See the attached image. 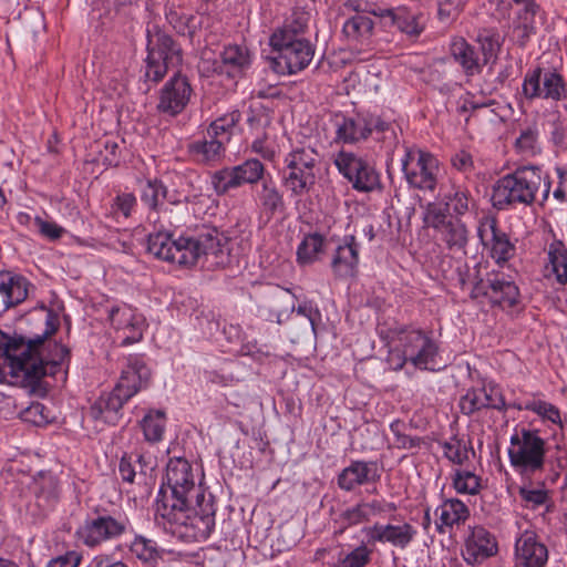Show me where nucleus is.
Returning <instances> with one entry per match:
<instances>
[{
  "instance_id": "1",
  "label": "nucleus",
  "mask_w": 567,
  "mask_h": 567,
  "mask_svg": "<svg viewBox=\"0 0 567 567\" xmlns=\"http://www.w3.org/2000/svg\"><path fill=\"white\" fill-rule=\"evenodd\" d=\"M196 478L187 460L168 461L155 499V522L173 535L200 542L214 530L216 506L214 496L206 494Z\"/></svg>"
},
{
  "instance_id": "2",
  "label": "nucleus",
  "mask_w": 567,
  "mask_h": 567,
  "mask_svg": "<svg viewBox=\"0 0 567 567\" xmlns=\"http://www.w3.org/2000/svg\"><path fill=\"white\" fill-rule=\"evenodd\" d=\"M45 329L34 338L10 337L0 330V355L8 363L9 373L24 385H34L44 375H54L70 360V350L51 342L49 337L59 327V318L48 310Z\"/></svg>"
},
{
  "instance_id": "3",
  "label": "nucleus",
  "mask_w": 567,
  "mask_h": 567,
  "mask_svg": "<svg viewBox=\"0 0 567 567\" xmlns=\"http://www.w3.org/2000/svg\"><path fill=\"white\" fill-rule=\"evenodd\" d=\"M147 250L157 259L184 267L195 266L202 259L209 266H221L228 259L226 237L212 227L177 238L171 231L158 229L148 235Z\"/></svg>"
},
{
  "instance_id": "4",
  "label": "nucleus",
  "mask_w": 567,
  "mask_h": 567,
  "mask_svg": "<svg viewBox=\"0 0 567 567\" xmlns=\"http://www.w3.org/2000/svg\"><path fill=\"white\" fill-rule=\"evenodd\" d=\"M386 362L393 371H400L406 363L420 370L436 371L440 348L430 333L408 326L390 328L386 336Z\"/></svg>"
},
{
  "instance_id": "5",
  "label": "nucleus",
  "mask_w": 567,
  "mask_h": 567,
  "mask_svg": "<svg viewBox=\"0 0 567 567\" xmlns=\"http://www.w3.org/2000/svg\"><path fill=\"white\" fill-rule=\"evenodd\" d=\"M308 18L300 16L270 37V44L277 52L274 64L282 74H296L305 70L313 59L315 47L305 37Z\"/></svg>"
},
{
  "instance_id": "6",
  "label": "nucleus",
  "mask_w": 567,
  "mask_h": 567,
  "mask_svg": "<svg viewBox=\"0 0 567 567\" xmlns=\"http://www.w3.org/2000/svg\"><path fill=\"white\" fill-rule=\"evenodd\" d=\"M322 156L311 145L293 146L284 157L282 184L291 197L312 192L321 176Z\"/></svg>"
},
{
  "instance_id": "7",
  "label": "nucleus",
  "mask_w": 567,
  "mask_h": 567,
  "mask_svg": "<svg viewBox=\"0 0 567 567\" xmlns=\"http://www.w3.org/2000/svg\"><path fill=\"white\" fill-rule=\"evenodd\" d=\"M543 178L538 167L524 166L499 178L493 188L492 203L497 209L508 206L530 205L540 188Z\"/></svg>"
},
{
  "instance_id": "8",
  "label": "nucleus",
  "mask_w": 567,
  "mask_h": 567,
  "mask_svg": "<svg viewBox=\"0 0 567 567\" xmlns=\"http://www.w3.org/2000/svg\"><path fill=\"white\" fill-rule=\"evenodd\" d=\"M508 458L515 472L523 476L542 472L545 467L546 441L538 430L523 427L511 436Z\"/></svg>"
},
{
  "instance_id": "9",
  "label": "nucleus",
  "mask_w": 567,
  "mask_h": 567,
  "mask_svg": "<svg viewBox=\"0 0 567 567\" xmlns=\"http://www.w3.org/2000/svg\"><path fill=\"white\" fill-rule=\"evenodd\" d=\"M182 61V49L169 34L158 28L147 31L146 80L159 82L169 69L179 66Z\"/></svg>"
},
{
  "instance_id": "10",
  "label": "nucleus",
  "mask_w": 567,
  "mask_h": 567,
  "mask_svg": "<svg viewBox=\"0 0 567 567\" xmlns=\"http://www.w3.org/2000/svg\"><path fill=\"white\" fill-rule=\"evenodd\" d=\"M472 298L486 297L493 306L511 311L520 305V292L515 284L514 270L493 269L485 279L477 280L471 291Z\"/></svg>"
},
{
  "instance_id": "11",
  "label": "nucleus",
  "mask_w": 567,
  "mask_h": 567,
  "mask_svg": "<svg viewBox=\"0 0 567 567\" xmlns=\"http://www.w3.org/2000/svg\"><path fill=\"white\" fill-rule=\"evenodd\" d=\"M128 519L122 515L96 513L86 516L75 530L76 540L83 546L94 549L103 544L118 539L127 530Z\"/></svg>"
},
{
  "instance_id": "12",
  "label": "nucleus",
  "mask_w": 567,
  "mask_h": 567,
  "mask_svg": "<svg viewBox=\"0 0 567 567\" xmlns=\"http://www.w3.org/2000/svg\"><path fill=\"white\" fill-rule=\"evenodd\" d=\"M402 171L410 186L433 192L437 184L439 161L429 152L406 147L401 159Z\"/></svg>"
},
{
  "instance_id": "13",
  "label": "nucleus",
  "mask_w": 567,
  "mask_h": 567,
  "mask_svg": "<svg viewBox=\"0 0 567 567\" xmlns=\"http://www.w3.org/2000/svg\"><path fill=\"white\" fill-rule=\"evenodd\" d=\"M334 142L341 144H358L368 140L373 131L385 132L389 124L381 117L357 113L351 116L337 114L333 120Z\"/></svg>"
},
{
  "instance_id": "14",
  "label": "nucleus",
  "mask_w": 567,
  "mask_h": 567,
  "mask_svg": "<svg viewBox=\"0 0 567 567\" xmlns=\"http://www.w3.org/2000/svg\"><path fill=\"white\" fill-rule=\"evenodd\" d=\"M338 172L361 193H370L380 186V176L364 158L348 151H340L333 158Z\"/></svg>"
},
{
  "instance_id": "15",
  "label": "nucleus",
  "mask_w": 567,
  "mask_h": 567,
  "mask_svg": "<svg viewBox=\"0 0 567 567\" xmlns=\"http://www.w3.org/2000/svg\"><path fill=\"white\" fill-rule=\"evenodd\" d=\"M265 174V165L257 158H249L239 165L215 172L212 176V184L218 195H224L245 184L262 183Z\"/></svg>"
},
{
  "instance_id": "16",
  "label": "nucleus",
  "mask_w": 567,
  "mask_h": 567,
  "mask_svg": "<svg viewBox=\"0 0 567 567\" xmlns=\"http://www.w3.org/2000/svg\"><path fill=\"white\" fill-rule=\"evenodd\" d=\"M361 533L367 538V543L389 544L399 549L408 548L416 538L417 529L409 522L399 523L389 522L386 524L374 523L362 527Z\"/></svg>"
},
{
  "instance_id": "17",
  "label": "nucleus",
  "mask_w": 567,
  "mask_h": 567,
  "mask_svg": "<svg viewBox=\"0 0 567 567\" xmlns=\"http://www.w3.org/2000/svg\"><path fill=\"white\" fill-rule=\"evenodd\" d=\"M193 95L188 78L177 72L159 90L156 109L162 114L175 117L186 110Z\"/></svg>"
},
{
  "instance_id": "18",
  "label": "nucleus",
  "mask_w": 567,
  "mask_h": 567,
  "mask_svg": "<svg viewBox=\"0 0 567 567\" xmlns=\"http://www.w3.org/2000/svg\"><path fill=\"white\" fill-rule=\"evenodd\" d=\"M523 93L529 100L540 97L560 101L566 96V86L561 75L556 71L536 68L526 73Z\"/></svg>"
},
{
  "instance_id": "19",
  "label": "nucleus",
  "mask_w": 567,
  "mask_h": 567,
  "mask_svg": "<svg viewBox=\"0 0 567 567\" xmlns=\"http://www.w3.org/2000/svg\"><path fill=\"white\" fill-rule=\"evenodd\" d=\"M477 236L482 245L489 249L491 257L504 269L503 264L509 260L515 254V246L508 236L498 229V221L494 215H484L478 220Z\"/></svg>"
},
{
  "instance_id": "20",
  "label": "nucleus",
  "mask_w": 567,
  "mask_h": 567,
  "mask_svg": "<svg viewBox=\"0 0 567 567\" xmlns=\"http://www.w3.org/2000/svg\"><path fill=\"white\" fill-rule=\"evenodd\" d=\"M109 319L121 338L120 346H131L143 339L146 320L135 308L125 303L113 307L109 312Z\"/></svg>"
},
{
  "instance_id": "21",
  "label": "nucleus",
  "mask_w": 567,
  "mask_h": 567,
  "mask_svg": "<svg viewBox=\"0 0 567 567\" xmlns=\"http://www.w3.org/2000/svg\"><path fill=\"white\" fill-rule=\"evenodd\" d=\"M395 511L396 506L392 502L384 499L361 501L346 508L338 515L336 524L339 525V529L336 530V534L341 535L348 528L360 524H368L373 517L383 516L384 514L394 513Z\"/></svg>"
},
{
  "instance_id": "22",
  "label": "nucleus",
  "mask_w": 567,
  "mask_h": 567,
  "mask_svg": "<svg viewBox=\"0 0 567 567\" xmlns=\"http://www.w3.org/2000/svg\"><path fill=\"white\" fill-rule=\"evenodd\" d=\"M152 372L144 354H130L125 358L120 379L116 383L124 399H132L140 391L148 388Z\"/></svg>"
},
{
  "instance_id": "23",
  "label": "nucleus",
  "mask_w": 567,
  "mask_h": 567,
  "mask_svg": "<svg viewBox=\"0 0 567 567\" xmlns=\"http://www.w3.org/2000/svg\"><path fill=\"white\" fill-rule=\"evenodd\" d=\"M497 553L498 543L494 534L480 525L470 528L461 553L467 565H481Z\"/></svg>"
},
{
  "instance_id": "24",
  "label": "nucleus",
  "mask_w": 567,
  "mask_h": 567,
  "mask_svg": "<svg viewBox=\"0 0 567 567\" xmlns=\"http://www.w3.org/2000/svg\"><path fill=\"white\" fill-rule=\"evenodd\" d=\"M547 563V546L540 542L536 532L524 530L515 540V567H546Z\"/></svg>"
},
{
  "instance_id": "25",
  "label": "nucleus",
  "mask_w": 567,
  "mask_h": 567,
  "mask_svg": "<svg viewBox=\"0 0 567 567\" xmlns=\"http://www.w3.org/2000/svg\"><path fill=\"white\" fill-rule=\"evenodd\" d=\"M346 6L352 8L355 13L343 23V33L350 41L357 44L363 47L371 45L374 34L373 20L364 12L365 9H362L359 2L349 0Z\"/></svg>"
},
{
  "instance_id": "26",
  "label": "nucleus",
  "mask_w": 567,
  "mask_h": 567,
  "mask_svg": "<svg viewBox=\"0 0 567 567\" xmlns=\"http://www.w3.org/2000/svg\"><path fill=\"white\" fill-rule=\"evenodd\" d=\"M252 55L246 45L230 44L223 49L214 71L229 78L241 76L251 65Z\"/></svg>"
},
{
  "instance_id": "27",
  "label": "nucleus",
  "mask_w": 567,
  "mask_h": 567,
  "mask_svg": "<svg viewBox=\"0 0 567 567\" xmlns=\"http://www.w3.org/2000/svg\"><path fill=\"white\" fill-rule=\"evenodd\" d=\"M252 199L261 216H265L267 220L286 210L284 193L271 177L254 188Z\"/></svg>"
},
{
  "instance_id": "28",
  "label": "nucleus",
  "mask_w": 567,
  "mask_h": 567,
  "mask_svg": "<svg viewBox=\"0 0 567 567\" xmlns=\"http://www.w3.org/2000/svg\"><path fill=\"white\" fill-rule=\"evenodd\" d=\"M370 13L383 20L386 27H396L408 35L417 37L423 31L421 17L412 13L405 7H378L371 10Z\"/></svg>"
},
{
  "instance_id": "29",
  "label": "nucleus",
  "mask_w": 567,
  "mask_h": 567,
  "mask_svg": "<svg viewBox=\"0 0 567 567\" xmlns=\"http://www.w3.org/2000/svg\"><path fill=\"white\" fill-rule=\"evenodd\" d=\"M31 492L39 508V514L45 515L53 511L60 501L59 480L51 473H39L31 484Z\"/></svg>"
},
{
  "instance_id": "30",
  "label": "nucleus",
  "mask_w": 567,
  "mask_h": 567,
  "mask_svg": "<svg viewBox=\"0 0 567 567\" xmlns=\"http://www.w3.org/2000/svg\"><path fill=\"white\" fill-rule=\"evenodd\" d=\"M378 478L375 462L352 461L338 475V486L346 492H351L355 487L375 482Z\"/></svg>"
},
{
  "instance_id": "31",
  "label": "nucleus",
  "mask_w": 567,
  "mask_h": 567,
  "mask_svg": "<svg viewBox=\"0 0 567 567\" xmlns=\"http://www.w3.org/2000/svg\"><path fill=\"white\" fill-rule=\"evenodd\" d=\"M359 265V245L354 236H346L332 256L331 268L338 278L354 277Z\"/></svg>"
},
{
  "instance_id": "32",
  "label": "nucleus",
  "mask_w": 567,
  "mask_h": 567,
  "mask_svg": "<svg viewBox=\"0 0 567 567\" xmlns=\"http://www.w3.org/2000/svg\"><path fill=\"white\" fill-rule=\"evenodd\" d=\"M130 399H124L123 393L117 391V388L111 392L101 394L90 408V415L94 420H100L105 423L115 424L121 414L123 405Z\"/></svg>"
},
{
  "instance_id": "33",
  "label": "nucleus",
  "mask_w": 567,
  "mask_h": 567,
  "mask_svg": "<svg viewBox=\"0 0 567 567\" xmlns=\"http://www.w3.org/2000/svg\"><path fill=\"white\" fill-rule=\"evenodd\" d=\"M29 280L10 271H0V295L7 308L23 302L29 293Z\"/></svg>"
},
{
  "instance_id": "34",
  "label": "nucleus",
  "mask_w": 567,
  "mask_h": 567,
  "mask_svg": "<svg viewBox=\"0 0 567 567\" xmlns=\"http://www.w3.org/2000/svg\"><path fill=\"white\" fill-rule=\"evenodd\" d=\"M436 529L445 534L447 528L463 524L470 516L468 507L457 498L445 499L435 511Z\"/></svg>"
},
{
  "instance_id": "35",
  "label": "nucleus",
  "mask_w": 567,
  "mask_h": 567,
  "mask_svg": "<svg viewBox=\"0 0 567 567\" xmlns=\"http://www.w3.org/2000/svg\"><path fill=\"white\" fill-rule=\"evenodd\" d=\"M437 234L440 240L450 252L466 255L470 230L460 218L450 220Z\"/></svg>"
},
{
  "instance_id": "36",
  "label": "nucleus",
  "mask_w": 567,
  "mask_h": 567,
  "mask_svg": "<svg viewBox=\"0 0 567 567\" xmlns=\"http://www.w3.org/2000/svg\"><path fill=\"white\" fill-rule=\"evenodd\" d=\"M450 51L454 60L462 66L467 75L481 72V62L475 48L463 38H454Z\"/></svg>"
},
{
  "instance_id": "37",
  "label": "nucleus",
  "mask_w": 567,
  "mask_h": 567,
  "mask_svg": "<svg viewBox=\"0 0 567 567\" xmlns=\"http://www.w3.org/2000/svg\"><path fill=\"white\" fill-rule=\"evenodd\" d=\"M546 271L554 275L560 285L567 284V247L561 240L554 239L547 248Z\"/></svg>"
},
{
  "instance_id": "38",
  "label": "nucleus",
  "mask_w": 567,
  "mask_h": 567,
  "mask_svg": "<svg viewBox=\"0 0 567 567\" xmlns=\"http://www.w3.org/2000/svg\"><path fill=\"white\" fill-rule=\"evenodd\" d=\"M188 151L200 163L216 164L224 157L226 150L224 141L208 137L190 143Z\"/></svg>"
},
{
  "instance_id": "39",
  "label": "nucleus",
  "mask_w": 567,
  "mask_h": 567,
  "mask_svg": "<svg viewBox=\"0 0 567 567\" xmlns=\"http://www.w3.org/2000/svg\"><path fill=\"white\" fill-rule=\"evenodd\" d=\"M443 204L449 212L456 216H464L474 207L475 200L467 187L453 184L447 193L443 195Z\"/></svg>"
},
{
  "instance_id": "40",
  "label": "nucleus",
  "mask_w": 567,
  "mask_h": 567,
  "mask_svg": "<svg viewBox=\"0 0 567 567\" xmlns=\"http://www.w3.org/2000/svg\"><path fill=\"white\" fill-rule=\"evenodd\" d=\"M166 413L163 410H150L140 421L145 441L158 443L163 440L166 429Z\"/></svg>"
},
{
  "instance_id": "41",
  "label": "nucleus",
  "mask_w": 567,
  "mask_h": 567,
  "mask_svg": "<svg viewBox=\"0 0 567 567\" xmlns=\"http://www.w3.org/2000/svg\"><path fill=\"white\" fill-rule=\"evenodd\" d=\"M324 236L312 233L303 237L297 248V261L300 265L313 264L323 251Z\"/></svg>"
},
{
  "instance_id": "42",
  "label": "nucleus",
  "mask_w": 567,
  "mask_h": 567,
  "mask_svg": "<svg viewBox=\"0 0 567 567\" xmlns=\"http://www.w3.org/2000/svg\"><path fill=\"white\" fill-rule=\"evenodd\" d=\"M240 118L241 114L239 111H233L219 116L208 126L207 136L221 140L226 144L230 140L233 130L239 123Z\"/></svg>"
},
{
  "instance_id": "43",
  "label": "nucleus",
  "mask_w": 567,
  "mask_h": 567,
  "mask_svg": "<svg viewBox=\"0 0 567 567\" xmlns=\"http://www.w3.org/2000/svg\"><path fill=\"white\" fill-rule=\"evenodd\" d=\"M452 485L456 493L477 495L482 489V480L467 470H455L452 474Z\"/></svg>"
},
{
  "instance_id": "44",
  "label": "nucleus",
  "mask_w": 567,
  "mask_h": 567,
  "mask_svg": "<svg viewBox=\"0 0 567 567\" xmlns=\"http://www.w3.org/2000/svg\"><path fill=\"white\" fill-rule=\"evenodd\" d=\"M538 10L539 7L536 2H527L518 16V24L515 30L518 32V39L522 45L536 32L535 16Z\"/></svg>"
},
{
  "instance_id": "45",
  "label": "nucleus",
  "mask_w": 567,
  "mask_h": 567,
  "mask_svg": "<svg viewBox=\"0 0 567 567\" xmlns=\"http://www.w3.org/2000/svg\"><path fill=\"white\" fill-rule=\"evenodd\" d=\"M518 495L522 506L527 509H537L540 506H548L549 493L544 487L520 486Z\"/></svg>"
},
{
  "instance_id": "46",
  "label": "nucleus",
  "mask_w": 567,
  "mask_h": 567,
  "mask_svg": "<svg viewBox=\"0 0 567 567\" xmlns=\"http://www.w3.org/2000/svg\"><path fill=\"white\" fill-rule=\"evenodd\" d=\"M166 19L172 28L182 35L193 38L197 28V17L193 14L181 13L176 10L171 9L166 12Z\"/></svg>"
},
{
  "instance_id": "47",
  "label": "nucleus",
  "mask_w": 567,
  "mask_h": 567,
  "mask_svg": "<svg viewBox=\"0 0 567 567\" xmlns=\"http://www.w3.org/2000/svg\"><path fill=\"white\" fill-rule=\"evenodd\" d=\"M144 457L142 455L124 454L118 464V473L124 482L133 483L137 475L145 476Z\"/></svg>"
},
{
  "instance_id": "48",
  "label": "nucleus",
  "mask_w": 567,
  "mask_h": 567,
  "mask_svg": "<svg viewBox=\"0 0 567 567\" xmlns=\"http://www.w3.org/2000/svg\"><path fill=\"white\" fill-rule=\"evenodd\" d=\"M453 217L450 216L447 207L441 206L436 203H427L423 210L424 224L435 229L437 233L450 221Z\"/></svg>"
},
{
  "instance_id": "49",
  "label": "nucleus",
  "mask_w": 567,
  "mask_h": 567,
  "mask_svg": "<svg viewBox=\"0 0 567 567\" xmlns=\"http://www.w3.org/2000/svg\"><path fill=\"white\" fill-rule=\"evenodd\" d=\"M444 456L456 465H463L468 460V452L472 450L468 443L456 436L443 443Z\"/></svg>"
},
{
  "instance_id": "50",
  "label": "nucleus",
  "mask_w": 567,
  "mask_h": 567,
  "mask_svg": "<svg viewBox=\"0 0 567 567\" xmlns=\"http://www.w3.org/2000/svg\"><path fill=\"white\" fill-rule=\"evenodd\" d=\"M526 411H532L540 416L544 421H548L555 425L563 426L559 409L543 400H529L524 403Z\"/></svg>"
},
{
  "instance_id": "51",
  "label": "nucleus",
  "mask_w": 567,
  "mask_h": 567,
  "mask_svg": "<svg viewBox=\"0 0 567 567\" xmlns=\"http://www.w3.org/2000/svg\"><path fill=\"white\" fill-rule=\"evenodd\" d=\"M486 393L482 388H471L460 399L461 412L465 415H472L475 412L485 409Z\"/></svg>"
},
{
  "instance_id": "52",
  "label": "nucleus",
  "mask_w": 567,
  "mask_h": 567,
  "mask_svg": "<svg viewBox=\"0 0 567 567\" xmlns=\"http://www.w3.org/2000/svg\"><path fill=\"white\" fill-rule=\"evenodd\" d=\"M167 189L158 179H150L142 188L141 199L150 208L156 209L165 199Z\"/></svg>"
},
{
  "instance_id": "53",
  "label": "nucleus",
  "mask_w": 567,
  "mask_h": 567,
  "mask_svg": "<svg viewBox=\"0 0 567 567\" xmlns=\"http://www.w3.org/2000/svg\"><path fill=\"white\" fill-rule=\"evenodd\" d=\"M371 554V549L365 544H361L343 557H340L337 567H365L370 561Z\"/></svg>"
},
{
  "instance_id": "54",
  "label": "nucleus",
  "mask_w": 567,
  "mask_h": 567,
  "mask_svg": "<svg viewBox=\"0 0 567 567\" xmlns=\"http://www.w3.org/2000/svg\"><path fill=\"white\" fill-rule=\"evenodd\" d=\"M477 41L484 55V63H487L499 50V35L495 31L484 30L478 33Z\"/></svg>"
},
{
  "instance_id": "55",
  "label": "nucleus",
  "mask_w": 567,
  "mask_h": 567,
  "mask_svg": "<svg viewBox=\"0 0 567 567\" xmlns=\"http://www.w3.org/2000/svg\"><path fill=\"white\" fill-rule=\"evenodd\" d=\"M33 224L37 226L39 234L51 241L59 240L65 234V229L62 226L55 221L45 220L40 216L34 217Z\"/></svg>"
},
{
  "instance_id": "56",
  "label": "nucleus",
  "mask_w": 567,
  "mask_h": 567,
  "mask_svg": "<svg viewBox=\"0 0 567 567\" xmlns=\"http://www.w3.org/2000/svg\"><path fill=\"white\" fill-rule=\"evenodd\" d=\"M296 311L298 316L308 319L313 333L317 332V326L321 322V312L311 301H303L297 308L291 303L290 312Z\"/></svg>"
},
{
  "instance_id": "57",
  "label": "nucleus",
  "mask_w": 567,
  "mask_h": 567,
  "mask_svg": "<svg viewBox=\"0 0 567 567\" xmlns=\"http://www.w3.org/2000/svg\"><path fill=\"white\" fill-rule=\"evenodd\" d=\"M131 550L136 557L143 561H150L156 556V548L154 542L146 539L142 536L135 537L132 543Z\"/></svg>"
},
{
  "instance_id": "58",
  "label": "nucleus",
  "mask_w": 567,
  "mask_h": 567,
  "mask_svg": "<svg viewBox=\"0 0 567 567\" xmlns=\"http://www.w3.org/2000/svg\"><path fill=\"white\" fill-rule=\"evenodd\" d=\"M137 200L132 193L118 194L112 205L114 214H121L123 217L128 218L136 208Z\"/></svg>"
},
{
  "instance_id": "59",
  "label": "nucleus",
  "mask_w": 567,
  "mask_h": 567,
  "mask_svg": "<svg viewBox=\"0 0 567 567\" xmlns=\"http://www.w3.org/2000/svg\"><path fill=\"white\" fill-rule=\"evenodd\" d=\"M483 389L486 393L485 409L506 411L507 404L505 398L497 385L489 383L488 385H484Z\"/></svg>"
},
{
  "instance_id": "60",
  "label": "nucleus",
  "mask_w": 567,
  "mask_h": 567,
  "mask_svg": "<svg viewBox=\"0 0 567 567\" xmlns=\"http://www.w3.org/2000/svg\"><path fill=\"white\" fill-rule=\"evenodd\" d=\"M538 132L535 127H527L522 131L519 137L516 140L517 148L525 154L535 152Z\"/></svg>"
},
{
  "instance_id": "61",
  "label": "nucleus",
  "mask_w": 567,
  "mask_h": 567,
  "mask_svg": "<svg viewBox=\"0 0 567 567\" xmlns=\"http://www.w3.org/2000/svg\"><path fill=\"white\" fill-rule=\"evenodd\" d=\"M82 558L81 553L69 550L63 555L52 558L45 567H79Z\"/></svg>"
},
{
  "instance_id": "62",
  "label": "nucleus",
  "mask_w": 567,
  "mask_h": 567,
  "mask_svg": "<svg viewBox=\"0 0 567 567\" xmlns=\"http://www.w3.org/2000/svg\"><path fill=\"white\" fill-rule=\"evenodd\" d=\"M452 166L461 173H470L474 167L472 155L465 151H460L451 157Z\"/></svg>"
},
{
  "instance_id": "63",
  "label": "nucleus",
  "mask_w": 567,
  "mask_h": 567,
  "mask_svg": "<svg viewBox=\"0 0 567 567\" xmlns=\"http://www.w3.org/2000/svg\"><path fill=\"white\" fill-rule=\"evenodd\" d=\"M251 150L268 161H272L276 156V151L274 147L268 145L266 136L257 137L251 144Z\"/></svg>"
},
{
  "instance_id": "64",
  "label": "nucleus",
  "mask_w": 567,
  "mask_h": 567,
  "mask_svg": "<svg viewBox=\"0 0 567 567\" xmlns=\"http://www.w3.org/2000/svg\"><path fill=\"white\" fill-rule=\"evenodd\" d=\"M424 440L419 436H411L402 434L398 440H394V446L400 450H419L421 449Z\"/></svg>"
}]
</instances>
